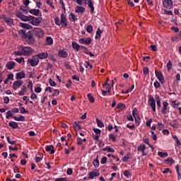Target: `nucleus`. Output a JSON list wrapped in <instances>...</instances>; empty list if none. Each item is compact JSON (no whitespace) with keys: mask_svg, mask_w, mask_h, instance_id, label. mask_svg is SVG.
<instances>
[{"mask_svg":"<svg viewBox=\"0 0 181 181\" xmlns=\"http://www.w3.org/2000/svg\"><path fill=\"white\" fill-rule=\"evenodd\" d=\"M24 39L25 40L26 43L30 46L32 45H35V40L32 32L28 31L25 35Z\"/></svg>","mask_w":181,"mask_h":181,"instance_id":"nucleus-1","label":"nucleus"},{"mask_svg":"<svg viewBox=\"0 0 181 181\" xmlns=\"http://www.w3.org/2000/svg\"><path fill=\"white\" fill-rule=\"evenodd\" d=\"M18 50H21L23 52V56H30L32 52H33V49L30 47H25L21 45L18 47Z\"/></svg>","mask_w":181,"mask_h":181,"instance_id":"nucleus-2","label":"nucleus"},{"mask_svg":"<svg viewBox=\"0 0 181 181\" xmlns=\"http://www.w3.org/2000/svg\"><path fill=\"white\" fill-rule=\"evenodd\" d=\"M28 63L30 64V66L32 67H36L39 64V57L37 55L33 56L32 58L28 59Z\"/></svg>","mask_w":181,"mask_h":181,"instance_id":"nucleus-3","label":"nucleus"},{"mask_svg":"<svg viewBox=\"0 0 181 181\" xmlns=\"http://www.w3.org/2000/svg\"><path fill=\"white\" fill-rule=\"evenodd\" d=\"M148 104L150 107L152 108L153 111H156V100H155V98H153V96L151 95H148Z\"/></svg>","mask_w":181,"mask_h":181,"instance_id":"nucleus-4","label":"nucleus"},{"mask_svg":"<svg viewBox=\"0 0 181 181\" xmlns=\"http://www.w3.org/2000/svg\"><path fill=\"white\" fill-rule=\"evenodd\" d=\"M33 34L36 37H39V39L45 36V32L42 30V28H34Z\"/></svg>","mask_w":181,"mask_h":181,"instance_id":"nucleus-5","label":"nucleus"},{"mask_svg":"<svg viewBox=\"0 0 181 181\" xmlns=\"http://www.w3.org/2000/svg\"><path fill=\"white\" fill-rule=\"evenodd\" d=\"M163 5L167 9H172L173 8V1L172 0H163Z\"/></svg>","mask_w":181,"mask_h":181,"instance_id":"nucleus-6","label":"nucleus"},{"mask_svg":"<svg viewBox=\"0 0 181 181\" xmlns=\"http://www.w3.org/2000/svg\"><path fill=\"white\" fill-rule=\"evenodd\" d=\"M42 22V18L40 17H33V20H31L30 23L33 26H39L40 25V23Z\"/></svg>","mask_w":181,"mask_h":181,"instance_id":"nucleus-7","label":"nucleus"},{"mask_svg":"<svg viewBox=\"0 0 181 181\" xmlns=\"http://www.w3.org/2000/svg\"><path fill=\"white\" fill-rule=\"evenodd\" d=\"M156 77L158 78V81L163 84L165 83V78H163V74L162 72H159L158 71H155Z\"/></svg>","mask_w":181,"mask_h":181,"instance_id":"nucleus-8","label":"nucleus"},{"mask_svg":"<svg viewBox=\"0 0 181 181\" xmlns=\"http://www.w3.org/2000/svg\"><path fill=\"white\" fill-rule=\"evenodd\" d=\"M145 149H146V147H145V144H141L137 146V151L138 152H142V156H146V155H148V152H146Z\"/></svg>","mask_w":181,"mask_h":181,"instance_id":"nucleus-9","label":"nucleus"},{"mask_svg":"<svg viewBox=\"0 0 181 181\" xmlns=\"http://www.w3.org/2000/svg\"><path fill=\"white\" fill-rule=\"evenodd\" d=\"M78 42L81 45H90L91 43V37L80 38Z\"/></svg>","mask_w":181,"mask_h":181,"instance_id":"nucleus-10","label":"nucleus"},{"mask_svg":"<svg viewBox=\"0 0 181 181\" xmlns=\"http://www.w3.org/2000/svg\"><path fill=\"white\" fill-rule=\"evenodd\" d=\"M61 25L62 28L67 27V18H66V16L64 13L61 14Z\"/></svg>","mask_w":181,"mask_h":181,"instance_id":"nucleus-11","label":"nucleus"},{"mask_svg":"<svg viewBox=\"0 0 181 181\" xmlns=\"http://www.w3.org/2000/svg\"><path fill=\"white\" fill-rule=\"evenodd\" d=\"M16 66V62H15L9 61L6 64V67L8 70H12V69H15Z\"/></svg>","mask_w":181,"mask_h":181,"instance_id":"nucleus-12","label":"nucleus"},{"mask_svg":"<svg viewBox=\"0 0 181 181\" xmlns=\"http://www.w3.org/2000/svg\"><path fill=\"white\" fill-rule=\"evenodd\" d=\"M58 56H59V57L66 59L67 58V56H69V53H67L65 49H61L58 52Z\"/></svg>","mask_w":181,"mask_h":181,"instance_id":"nucleus-13","label":"nucleus"},{"mask_svg":"<svg viewBox=\"0 0 181 181\" xmlns=\"http://www.w3.org/2000/svg\"><path fill=\"white\" fill-rule=\"evenodd\" d=\"M100 176V173L97 171H90L88 174V179H94V177H97Z\"/></svg>","mask_w":181,"mask_h":181,"instance_id":"nucleus-14","label":"nucleus"},{"mask_svg":"<svg viewBox=\"0 0 181 181\" xmlns=\"http://www.w3.org/2000/svg\"><path fill=\"white\" fill-rule=\"evenodd\" d=\"M75 12L76 13H84L86 12V8L81 6H76Z\"/></svg>","mask_w":181,"mask_h":181,"instance_id":"nucleus-15","label":"nucleus"},{"mask_svg":"<svg viewBox=\"0 0 181 181\" xmlns=\"http://www.w3.org/2000/svg\"><path fill=\"white\" fill-rule=\"evenodd\" d=\"M23 84V81H16L13 83V90H16L18 88L21 87Z\"/></svg>","mask_w":181,"mask_h":181,"instance_id":"nucleus-16","label":"nucleus"},{"mask_svg":"<svg viewBox=\"0 0 181 181\" xmlns=\"http://www.w3.org/2000/svg\"><path fill=\"white\" fill-rule=\"evenodd\" d=\"M29 13L31 15H34L35 16H39V13H40V10L32 8L28 11Z\"/></svg>","mask_w":181,"mask_h":181,"instance_id":"nucleus-17","label":"nucleus"},{"mask_svg":"<svg viewBox=\"0 0 181 181\" xmlns=\"http://www.w3.org/2000/svg\"><path fill=\"white\" fill-rule=\"evenodd\" d=\"M45 151L47 152H50V155H53V153H54V147L52 145L47 146L45 148Z\"/></svg>","mask_w":181,"mask_h":181,"instance_id":"nucleus-18","label":"nucleus"},{"mask_svg":"<svg viewBox=\"0 0 181 181\" xmlns=\"http://www.w3.org/2000/svg\"><path fill=\"white\" fill-rule=\"evenodd\" d=\"M38 59L43 60V59H47L49 54L47 52H42L41 54H37Z\"/></svg>","mask_w":181,"mask_h":181,"instance_id":"nucleus-19","label":"nucleus"},{"mask_svg":"<svg viewBox=\"0 0 181 181\" xmlns=\"http://www.w3.org/2000/svg\"><path fill=\"white\" fill-rule=\"evenodd\" d=\"M72 47L76 52H79L80 49H81V45H78V43H77L76 42H72Z\"/></svg>","mask_w":181,"mask_h":181,"instance_id":"nucleus-20","label":"nucleus"},{"mask_svg":"<svg viewBox=\"0 0 181 181\" xmlns=\"http://www.w3.org/2000/svg\"><path fill=\"white\" fill-rule=\"evenodd\" d=\"M20 26L23 28V29H27V30H30L33 29V26L25 23H20Z\"/></svg>","mask_w":181,"mask_h":181,"instance_id":"nucleus-21","label":"nucleus"},{"mask_svg":"<svg viewBox=\"0 0 181 181\" xmlns=\"http://www.w3.org/2000/svg\"><path fill=\"white\" fill-rule=\"evenodd\" d=\"M102 33H103V30H100V28H98L95 38L100 40Z\"/></svg>","mask_w":181,"mask_h":181,"instance_id":"nucleus-22","label":"nucleus"},{"mask_svg":"<svg viewBox=\"0 0 181 181\" xmlns=\"http://www.w3.org/2000/svg\"><path fill=\"white\" fill-rule=\"evenodd\" d=\"M26 74L23 71H21L16 74V79L21 80L22 78H25Z\"/></svg>","mask_w":181,"mask_h":181,"instance_id":"nucleus-23","label":"nucleus"},{"mask_svg":"<svg viewBox=\"0 0 181 181\" xmlns=\"http://www.w3.org/2000/svg\"><path fill=\"white\" fill-rule=\"evenodd\" d=\"M88 6L90 8V13H94V4L93 3V1H88Z\"/></svg>","mask_w":181,"mask_h":181,"instance_id":"nucleus-24","label":"nucleus"},{"mask_svg":"<svg viewBox=\"0 0 181 181\" xmlns=\"http://www.w3.org/2000/svg\"><path fill=\"white\" fill-rule=\"evenodd\" d=\"M69 19L71 22H76L77 21V16H76V14L71 13L69 15Z\"/></svg>","mask_w":181,"mask_h":181,"instance_id":"nucleus-25","label":"nucleus"},{"mask_svg":"<svg viewBox=\"0 0 181 181\" xmlns=\"http://www.w3.org/2000/svg\"><path fill=\"white\" fill-rule=\"evenodd\" d=\"M16 16L17 18H19L21 21H23V22H26V16L22 14L21 13H18Z\"/></svg>","mask_w":181,"mask_h":181,"instance_id":"nucleus-26","label":"nucleus"},{"mask_svg":"<svg viewBox=\"0 0 181 181\" xmlns=\"http://www.w3.org/2000/svg\"><path fill=\"white\" fill-rule=\"evenodd\" d=\"M9 127H11L13 129H16L19 125L16 122H10L8 123Z\"/></svg>","mask_w":181,"mask_h":181,"instance_id":"nucleus-27","label":"nucleus"},{"mask_svg":"<svg viewBox=\"0 0 181 181\" xmlns=\"http://www.w3.org/2000/svg\"><path fill=\"white\" fill-rule=\"evenodd\" d=\"M163 107L162 109L163 114H165L166 112V110H168V105H169V103L166 101L163 102Z\"/></svg>","mask_w":181,"mask_h":181,"instance_id":"nucleus-28","label":"nucleus"},{"mask_svg":"<svg viewBox=\"0 0 181 181\" xmlns=\"http://www.w3.org/2000/svg\"><path fill=\"white\" fill-rule=\"evenodd\" d=\"M125 104L122 103H118L117 107H116V110L117 111H119V110H124V108H125Z\"/></svg>","mask_w":181,"mask_h":181,"instance_id":"nucleus-29","label":"nucleus"},{"mask_svg":"<svg viewBox=\"0 0 181 181\" xmlns=\"http://www.w3.org/2000/svg\"><path fill=\"white\" fill-rule=\"evenodd\" d=\"M103 151H106V152H110L112 153H114V152H115V151L114 150V148H110V146H107L103 148Z\"/></svg>","mask_w":181,"mask_h":181,"instance_id":"nucleus-30","label":"nucleus"},{"mask_svg":"<svg viewBox=\"0 0 181 181\" xmlns=\"http://www.w3.org/2000/svg\"><path fill=\"white\" fill-rule=\"evenodd\" d=\"M5 23H7V25H12L13 23V20L9 18L4 17V18Z\"/></svg>","mask_w":181,"mask_h":181,"instance_id":"nucleus-31","label":"nucleus"},{"mask_svg":"<svg viewBox=\"0 0 181 181\" xmlns=\"http://www.w3.org/2000/svg\"><path fill=\"white\" fill-rule=\"evenodd\" d=\"M12 112H14V114H16L19 112V109L17 107H14L11 109V110H8L7 112H6V114H12Z\"/></svg>","mask_w":181,"mask_h":181,"instance_id":"nucleus-32","label":"nucleus"},{"mask_svg":"<svg viewBox=\"0 0 181 181\" xmlns=\"http://www.w3.org/2000/svg\"><path fill=\"white\" fill-rule=\"evenodd\" d=\"M95 121L99 128H104V123L101 122V120H100L98 118H96Z\"/></svg>","mask_w":181,"mask_h":181,"instance_id":"nucleus-33","label":"nucleus"},{"mask_svg":"<svg viewBox=\"0 0 181 181\" xmlns=\"http://www.w3.org/2000/svg\"><path fill=\"white\" fill-rule=\"evenodd\" d=\"M46 42L49 46L53 45V38L52 37H47Z\"/></svg>","mask_w":181,"mask_h":181,"instance_id":"nucleus-34","label":"nucleus"},{"mask_svg":"<svg viewBox=\"0 0 181 181\" xmlns=\"http://www.w3.org/2000/svg\"><path fill=\"white\" fill-rule=\"evenodd\" d=\"M87 98H88V100L90 101V103H91L92 104L94 103V101H95L94 96H93L91 93H88Z\"/></svg>","mask_w":181,"mask_h":181,"instance_id":"nucleus-35","label":"nucleus"},{"mask_svg":"<svg viewBox=\"0 0 181 181\" xmlns=\"http://www.w3.org/2000/svg\"><path fill=\"white\" fill-rule=\"evenodd\" d=\"M155 99L156 100V104L158 108H160V99L159 98V95H155Z\"/></svg>","mask_w":181,"mask_h":181,"instance_id":"nucleus-36","label":"nucleus"},{"mask_svg":"<svg viewBox=\"0 0 181 181\" xmlns=\"http://www.w3.org/2000/svg\"><path fill=\"white\" fill-rule=\"evenodd\" d=\"M15 62H17V63H19V64H22V62H23V63H25V58H23V57H20V58H16Z\"/></svg>","mask_w":181,"mask_h":181,"instance_id":"nucleus-37","label":"nucleus"},{"mask_svg":"<svg viewBox=\"0 0 181 181\" xmlns=\"http://www.w3.org/2000/svg\"><path fill=\"white\" fill-rule=\"evenodd\" d=\"M15 121H25V117L21 115L20 117H13Z\"/></svg>","mask_w":181,"mask_h":181,"instance_id":"nucleus-38","label":"nucleus"},{"mask_svg":"<svg viewBox=\"0 0 181 181\" xmlns=\"http://www.w3.org/2000/svg\"><path fill=\"white\" fill-rule=\"evenodd\" d=\"M42 158H43V154L42 153H40L39 154V157L38 156L35 157V162L37 163H39V162H40V160H42Z\"/></svg>","mask_w":181,"mask_h":181,"instance_id":"nucleus-39","label":"nucleus"},{"mask_svg":"<svg viewBox=\"0 0 181 181\" xmlns=\"http://www.w3.org/2000/svg\"><path fill=\"white\" fill-rule=\"evenodd\" d=\"M86 32L88 33H93V25H88L86 26Z\"/></svg>","mask_w":181,"mask_h":181,"instance_id":"nucleus-40","label":"nucleus"},{"mask_svg":"<svg viewBox=\"0 0 181 181\" xmlns=\"http://www.w3.org/2000/svg\"><path fill=\"white\" fill-rule=\"evenodd\" d=\"M158 156H160V158H165V157H166V156H168V153H163V152H162V151H159L158 153Z\"/></svg>","mask_w":181,"mask_h":181,"instance_id":"nucleus-41","label":"nucleus"},{"mask_svg":"<svg viewBox=\"0 0 181 181\" xmlns=\"http://www.w3.org/2000/svg\"><path fill=\"white\" fill-rule=\"evenodd\" d=\"M93 164L95 168H98L100 166V161H98V159H95L93 161Z\"/></svg>","mask_w":181,"mask_h":181,"instance_id":"nucleus-42","label":"nucleus"},{"mask_svg":"<svg viewBox=\"0 0 181 181\" xmlns=\"http://www.w3.org/2000/svg\"><path fill=\"white\" fill-rule=\"evenodd\" d=\"M74 128L75 131L76 129H78V130L81 129V127H80V124L78 123H77V122H74Z\"/></svg>","mask_w":181,"mask_h":181,"instance_id":"nucleus-43","label":"nucleus"},{"mask_svg":"<svg viewBox=\"0 0 181 181\" xmlns=\"http://www.w3.org/2000/svg\"><path fill=\"white\" fill-rule=\"evenodd\" d=\"M54 22H55V25L57 26H60L61 24V21H60V18L59 17H56L54 18Z\"/></svg>","mask_w":181,"mask_h":181,"instance_id":"nucleus-44","label":"nucleus"},{"mask_svg":"<svg viewBox=\"0 0 181 181\" xmlns=\"http://www.w3.org/2000/svg\"><path fill=\"white\" fill-rule=\"evenodd\" d=\"M20 9H21V11H23L24 13H28V12H29V11L28 10V6H21Z\"/></svg>","mask_w":181,"mask_h":181,"instance_id":"nucleus-45","label":"nucleus"},{"mask_svg":"<svg viewBox=\"0 0 181 181\" xmlns=\"http://www.w3.org/2000/svg\"><path fill=\"white\" fill-rule=\"evenodd\" d=\"M53 94L52 95V97H57L59 95V94H60V91L57 89H53Z\"/></svg>","mask_w":181,"mask_h":181,"instance_id":"nucleus-46","label":"nucleus"},{"mask_svg":"<svg viewBox=\"0 0 181 181\" xmlns=\"http://www.w3.org/2000/svg\"><path fill=\"white\" fill-rule=\"evenodd\" d=\"M19 34L23 35L22 37H23V39H24V37L26 36L25 35H27L28 33H26V30H19Z\"/></svg>","mask_w":181,"mask_h":181,"instance_id":"nucleus-47","label":"nucleus"},{"mask_svg":"<svg viewBox=\"0 0 181 181\" xmlns=\"http://www.w3.org/2000/svg\"><path fill=\"white\" fill-rule=\"evenodd\" d=\"M166 67L168 69V71H170L172 69V61L169 60L168 62L167 63Z\"/></svg>","mask_w":181,"mask_h":181,"instance_id":"nucleus-48","label":"nucleus"},{"mask_svg":"<svg viewBox=\"0 0 181 181\" xmlns=\"http://www.w3.org/2000/svg\"><path fill=\"white\" fill-rule=\"evenodd\" d=\"M109 139H111V141H112L113 142H115V141H117V136L112 134H110L109 135Z\"/></svg>","mask_w":181,"mask_h":181,"instance_id":"nucleus-49","label":"nucleus"},{"mask_svg":"<svg viewBox=\"0 0 181 181\" xmlns=\"http://www.w3.org/2000/svg\"><path fill=\"white\" fill-rule=\"evenodd\" d=\"M123 175L126 177H131V173H129V170H125L123 172Z\"/></svg>","mask_w":181,"mask_h":181,"instance_id":"nucleus-50","label":"nucleus"},{"mask_svg":"<svg viewBox=\"0 0 181 181\" xmlns=\"http://www.w3.org/2000/svg\"><path fill=\"white\" fill-rule=\"evenodd\" d=\"M165 162H168V163H170V165H173L175 163V160H173V158H168Z\"/></svg>","mask_w":181,"mask_h":181,"instance_id":"nucleus-51","label":"nucleus"},{"mask_svg":"<svg viewBox=\"0 0 181 181\" xmlns=\"http://www.w3.org/2000/svg\"><path fill=\"white\" fill-rule=\"evenodd\" d=\"M164 13H165V15L173 16V12H172V11H168L167 9H164Z\"/></svg>","mask_w":181,"mask_h":181,"instance_id":"nucleus-52","label":"nucleus"},{"mask_svg":"<svg viewBox=\"0 0 181 181\" xmlns=\"http://www.w3.org/2000/svg\"><path fill=\"white\" fill-rule=\"evenodd\" d=\"M163 128H165V124H162V123H158V124L157 129H158V131H162V129H163Z\"/></svg>","mask_w":181,"mask_h":181,"instance_id":"nucleus-53","label":"nucleus"},{"mask_svg":"<svg viewBox=\"0 0 181 181\" xmlns=\"http://www.w3.org/2000/svg\"><path fill=\"white\" fill-rule=\"evenodd\" d=\"M49 86H51V87H56V82L52 80V78L49 79Z\"/></svg>","mask_w":181,"mask_h":181,"instance_id":"nucleus-54","label":"nucleus"},{"mask_svg":"<svg viewBox=\"0 0 181 181\" xmlns=\"http://www.w3.org/2000/svg\"><path fill=\"white\" fill-rule=\"evenodd\" d=\"M87 1L88 0H76V2L78 4V5H83V1L85 2V4L87 5Z\"/></svg>","mask_w":181,"mask_h":181,"instance_id":"nucleus-55","label":"nucleus"},{"mask_svg":"<svg viewBox=\"0 0 181 181\" xmlns=\"http://www.w3.org/2000/svg\"><path fill=\"white\" fill-rule=\"evenodd\" d=\"M81 49H83V53H85V54H88V53L90 52H88V49L83 45L81 46Z\"/></svg>","mask_w":181,"mask_h":181,"instance_id":"nucleus-56","label":"nucleus"},{"mask_svg":"<svg viewBox=\"0 0 181 181\" xmlns=\"http://www.w3.org/2000/svg\"><path fill=\"white\" fill-rule=\"evenodd\" d=\"M133 117L136 122H139V119H141V117L138 116V114H133Z\"/></svg>","mask_w":181,"mask_h":181,"instance_id":"nucleus-57","label":"nucleus"},{"mask_svg":"<svg viewBox=\"0 0 181 181\" xmlns=\"http://www.w3.org/2000/svg\"><path fill=\"white\" fill-rule=\"evenodd\" d=\"M7 141L8 144H10V145H15L16 144V141H12L9 137H7Z\"/></svg>","mask_w":181,"mask_h":181,"instance_id":"nucleus-58","label":"nucleus"},{"mask_svg":"<svg viewBox=\"0 0 181 181\" xmlns=\"http://www.w3.org/2000/svg\"><path fill=\"white\" fill-rule=\"evenodd\" d=\"M143 73H144V74H145V75L149 74V68H148V67H144V69H143Z\"/></svg>","mask_w":181,"mask_h":181,"instance_id":"nucleus-59","label":"nucleus"},{"mask_svg":"<svg viewBox=\"0 0 181 181\" xmlns=\"http://www.w3.org/2000/svg\"><path fill=\"white\" fill-rule=\"evenodd\" d=\"M54 181H69L67 177H58L54 180Z\"/></svg>","mask_w":181,"mask_h":181,"instance_id":"nucleus-60","label":"nucleus"},{"mask_svg":"<svg viewBox=\"0 0 181 181\" xmlns=\"http://www.w3.org/2000/svg\"><path fill=\"white\" fill-rule=\"evenodd\" d=\"M93 132H95V134H96V135H101V130H100L99 129L93 128Z\"/></svg>","mask_w":181,"mask_h":181,"instance_id":"nucleus-61","label":"nucleus"},{"mask_svg":"<svg viewBox=\"0 0 181 181\" xmlns=\"http://www.w3.org/2000/svg\"><path fill=\"white\" fill-rule=\"evenodd\" d=\"M77 145H81L83 144V140L80 137H77L76 139Z\"/></svg>","mask_w":181,"mask_h":181,"instance_id":"nucleus-62","label":"nucleus"},{"mask_svg":"<svg viewBox=\"0 0 181 181\" xmlns=\"http://www.w3.org/2000/svg\"><path fill=\"white\" fill-rule=\"evenodd\" d=\"M107 163V157H103L102 159H101V160H100V163L102 164V165H104L105 163Z\"/></svg>","mask_w":181,"mask_h":181,"instance_id":"nucleus-63","label":"nucleus"},{"mask_svg":"<svg viewBox=\"0 0 181 181\" xmlns=\"http://www.w3.org/2000/svg\"><path fill=\"white\" fill-rule=\"evenodd\" d=\"M54 88H52L50 86H47L45 88V91H49V93H52L53 91Z\"/></svg>","mask_w":181,"mask_h":181,"instance_id":"nucleus-64","label":"nucleus"}]
</instances>
